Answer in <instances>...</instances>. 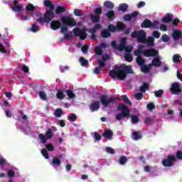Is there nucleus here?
Here are the masks:
<instances>
[{"instance_id": "22", "label": "nucleus", "mask_w": 182, "mask_h": 182, "mask_svg": "<svg viewBox=\"0 0 182 182\" xmlns=\"http://www.w3.org/2000/svg\"><path fill=\"white\" fill-rule=\"evenodd\" d=\"M102 136L105 139H108V140H110V139L113 137V131L110 129H106L102 134Z\"/></svg>"}, {"instance_id": "55", "label": "nucleus", "mask_w": 182, "mask_h": 182, "mask_svg": "<svg viewBox=\"0 0 182 182\" xmlns=\"http://www.w3.org/2000/svg\"><path fill=\"white\" fill-rule=\"evenodd\" d=\"M94 138L95 139V141H100L102 140V135H100L97 132L94 133Z\"/></svg>"}, {"instance_id": "37", "label": "nucleus", "mask_w": 182, "mask_h": 182, "mask_svg": "<svg viewBox=\"0 0 182 182\" xmlns=\"http://www.w3.org/2000/svg\"><path fill=\"white\" fill-rule=\"evenodd\" d=\"M149 90V84L144 83L143 85L139 87V92L142 93H146V91Z\"/></svg>"}, {"instance_id": "15", "label": "nucleus", "mask_w": 182, "mask_h": 182, "mask_svg": "<svg viewBox=\"0 0 182 182\" xmlns=\"http://www.w3.org/2000/svg\"><path fill=\"white\" fill-rule=\"evenodd\" d=\"M90 109L91 112H97L100 108V101H92L89 105Z\"/></svg>"}, {"instance_id": "61", "label": "nucleus", "mask_w": 182, "mask_h": 182, "mask_svg": "<svg viewBox=\"0 0 182 182\" xmlns=\"http://www.w3.org/2000/svg\"><path fill=\"white\" fill-rule=\"evenodd\" d=\"M74 15H75V16H82V10H79L77 9L74 10Z\"/></svg>"}, {"instance_id": "35", "label": "nucleus", "mask_w": 182, "mask_h": 182, "mask_svg": "<svg viewBox=\"0 0 182 182\" xmlns=\"http://www.w3.org/2000/svg\"><path fill=\"white\" fill-rule=\"evenodd\" d=\"M121 99L123 100L124 103H126V105H129V106H132V102L129 100V97H127V95H122Z\"/></svg>"}, {"instance_id": "33", "label": "nucleus", "mask_w": 182, "mask_h": 182, "mask_svg": "<svg viewBox=\"0 0 182 182\" xmlns=\"http://www.w3.org/2000/svg\"><path fill=\"white\" fill-rule=\"evenodd\" d=\"M136 61L137 65L141 67L144 65V64L146 63V60L143 59V57L141 56L137 57Z\"/></svg>"}, {"instance_id": "9", "label": "nucleus", "mask_w": 182, "mask_h": 182, "mask_svg": "<svg viewBox=\"0 0 182 182\" xmlns=\"http://www.w3.org/2000/svg\"><path fill=\"white\" fill-rule=\"evenodd\" d=\"M61 21L63 25H65L66 26H70V28H73V26H76L77 23L76 22V20H75L74 18H71L69 16H63L61 18Z\"/></svg>"}, {"instance_id": "46", "label": "nucleus", "mask_w": 182, "mask_h": 182, "mask_svg": "<svg viewBox=\"0 0 182 182\" xmlns=\"http://www.w3.org/2000/svg\"><path fill=\"white\" fill-rule=\"evenodd\" d=\"M139 119L137 115H132L131 117V122L133 123V124H137L139 123Z\"/></svg>"}, {"instance_id": "21", "label": "nucleus", "mask_w": 182, "mask_h": 182, "mask_svg": "<svg viewBox=\"0 0 182 182\" xmlns=\"http://www.w3.org/2000/svg\"><path fill=\"white\" fill-rule=\"evenodd\" d=\"M151 68H153V65L151 64H148L147 65H144L141 66V72L143 73H149Z\"/></svg>"}, {"instance_id": "39", "label": "nucleus", "mask_w": 182, "mask_h": 182, "mask_svg": "<svg viewBox=\"0 0 182 182\" xmlns=\"http://www.w3.org/2000/svg\"><path fill=\"white\" fill-rule=\"evenodd\" d=\"M56 97L57 99H60V100L65 99V95L63 94V91H62V90H58Z\"/></svg>"}, {"instance_id": "52", "label": "nucleus", "mask_w": 182, "mask_h": 182, "mask_svg": "<svg viewBox=\"0 0 182 182\" xmlns=\"http://www.w3.org/2000/svg\"><path fill=\"white\" fill-rule=\"evenodd\" d=\"M41 154L47 160L49 159V154H48V150L46 149H43L41 150Z\"/></svg>"}, {"instance_id": "47", "label": "nucleus", "mask_w": 182, "mask_h": 182, "mask_svg": "<svg viewBox=\"0 0 182 182\" xmlns=\"http://www.w3.org/2000/svg\"><path fill=\"white\" fill-rule=\"evenodd\" d=\"M66 93L70 99H75V97H76V95H75L72 90H67Z\"/></svg>"}, {"instance_id": "19", "label": "nucleus", "mask_w": 182, "mask_h": 182, "mask_svg": "<svg viewBox=\"0 0 182 182\" xmlns=\"http://www.w3.org/2000/svg\"><path fill=\"white\" fill-rule=\"evenodd\" d=\"M143 43L148 45V46H154V37L149 36L148 38H145L144 42Z\"/></svg>"}, {"instance_id": "53", "label": "nucleus", "mask_w": 182, "mask_h": 182, "mask_svg": "<svg viewBox=\"0 0 182 182\" xmlns=\"http://www.w3.org/2000/svg\"><path fill=\"white\" fill-rule=\"evenodd\" d=\"M159 25H160V22H159V21H154L153 22H151V28L157 29V28H159Z\"/></svg>"}, {"instance_id": "62", "label": "nucleus", "mask_w": 182, "mask_h": 182, "mask_svg": "<svg viewBox=\"0 0 182 182\" xmlns=\"http://www.w3.org/2000/svg\"><path fill=\"white\" fill-rule=\"evenodd\" d=\"M39 96L42 100H46V93L45 92L41 91L39 92Z\"/></svg>"}, {"instance_id": "18", "label": "nucleus", "mask_w": 182, "mask_h": 182, "mask_svg": "<svg viewBox=\"0 0 182 182\" xmlns=\"http://www.w3.org/2000/svg\"><path fill=\"white\" fill-rule=\"evenodd\" d=\"M50 166L53 167H60L62 165V162L60 161V159L58 157H53L51 162H50Z\"/></svg>"}, {"instance_id": "26", "label": "nucleus", "mask_w": 182, "mask_h": 182, "mask_svg": "<svg viewBox=\"0 0 182 182\" xmlns=\"http://www.w3.org/2000/svg\"><path fill=\"white\" fill-rule=\"evenodd\" d=\"M90 18L92 22H93L94 23H99V22H100V16L97 14L96 15L90 14Z\"/></svg>"}, {"instance_id": "2", "label": "nucleus", "mask_w": 182, "mask_h": 182, "mask_svg": "<svg viewBox=\"0 0 182 182\" xmlns=\"http://www.w3.org/2000/svg\"><path fill=\"white\" fill-rule=\"evenodd\" d=\"M43 4L44 6L50 9L46 10V13L43 15L44 18H37L36 22H39V23H43L44 22H46V23H49V22L55 18V12H53L55 6L52 4L50 0H44Z\"/></svg>"}, {"instance_id": "42", "label": "nucleus", "mask_w": 182, "mask_h": 182, "mask_svg": "<svg viewBox=\"0 0 182 182\" xmlns=\"http://www.w3.org/2000/svg\"><path fill=\"white\" fill-rule=\"evenodd\" d=\"M80 63H81V66H87V65H89V61L84 57H80Z\"/></svg>"}, {"instance_id": "23", "label": "nucleus", "mask_w": 182, "mask_h": 182, "mask_svg": "<svg viewBox=\"0 0 182 182\" xmlns=\"http://www.w3.org/2000/svg\"><path fill=\"white\" fill-rule=\"evenodd\" d=\"M141 28H144L147 29L149 28H151V21L149 18L145 19L141 24Z\"/></svg>"}, {"instance_id": "1", "label": "nucleus", "mask_w": 182, "mask_h": 182, "mask_svg": "<svg viewBox=\"0 0 182 182\" xmlns=\"http://www.w3.org/2000/svg\"><path fill=\"white\" fill-rule=\"evenodd\" d=\"M134 73L132 65H126V64H122L116 70H111L109 73V75L112 79H119V80H126L127 75H132Z\"/></svg>"}, {"instance_id": "54", "label": "nucleus", "mask_w": 182, "mask_h": 182, "mask_svg": "<svg viewBox=\"0 0 182 182\" xmlns=\"http://www.w3.org/2000/svg\"><path fill=\"white\" fill-rule=\"evenodd\" d=\"M46 148L47 149V150H48V151H53V150H55V147L52 144H46Z\"/></svg>"}, {"instance_id": "7", "label": "nucleus", "mask_w": 182, "mask_h": 182, "mask_svg": "<svg viewBox=\"0 0 182 182\" xmlns=\"http://www.w3.org/2000/svg\"><path fill=\"white\" fill-rule=\"evenodd\" d=\"M100 100L101 102V105L104 106V107H109V105L110 103H114V97H111L109 99L108 98L107 95H102L100 96Z\"/></svg>"}, {"instance_id": "44", "label": "nucleus", "mask_w": 182, "mask_h": 182, "mask_svg": "<svg viewBox=\"0 0 182 182\" xmlns=\"http://www.w3.org/2000/svg\"><path fill=\"white\" fill-rule=\"evenodd\" d=\"M26 11H27V12H33V11H35V6H33V4H28L26 6Z\"/></svg>"}, {"instance_id": "17", "label": "nucleus", "mask_w": 182, "mask_h": 182, "mask_svg": "<svg viewBox=\"0 0 182 182\" xmlns=\"http://www.w3.org/2000/svg\"><path fill=\"white\" fill-rule=\"evenodd\" d=\"M23 6L21 4H18V0L14 1V6L11 8L14 12H21Z\"/></svg>"}, {"instance_id": "38", "label": "nucleus", "mask_w": 182, "mask_h": 182, "mask_svg": "<svg viewBox=\"0 0 182 182\" xmlns=\"http://www.w3.org/2000/svg\"><path fill=\"white\" fill-rule=\"evenodd\" d=\"M141 134L137 132H134L132 133V139L134 140H140V139H141Z\"/></svg>"}, {"instance_id": "36", "label": "nucleus", "mask_w": 182, "mask_h": 182, "mask_svg": "<svg viewBox=\"0 0 182 182\" xmlns=\"http://www.w3.org/2000/svg\"><path fill=\"white\" fill-rule=\"evenodd\" d=\"M107 18L108 19H114L116 18V16L114 15V11L113 10H109L107 14H106Z\"/></svg>"}, {"instance_id": "63", "label": "nucleus", "mask_w": 182, "mask_h": 182, "mask_svg": "<svg viewBox=\"0 0 182 182\" xmlns=\"http://www.w3.org/2000/svg\"><path fill=\"white\" fill-rule=\"evenodd\" d=\"M134 96L137 100H141L143 99V93L141 92H138Z\"/></svg>"}, {"instance_id": "12", "label": "nucleus", "mask_w": 182, "mask_h": 182, "mask_svg": "<svg viewBox=\"0 0 182 182\" xmlns=\"http://www.w3.org/2000/svg\"><path fill=\"white\" fill-rule=\"evenodd\" d=\"M100 29H102V24L96 23L93 28H89L87 30L89 33H92L91 39L94 40L97 38V36H96V33L97 32V31H100Z\"/></svg>"}, {"instance_id": "20", "label": "nucleus", "mask_w": 182, "mask_h": 182, "mask_svg": "<svg viewBox=\"0 0 182 182\" xmlns=\"http://www.w3.org/2000/svg\"><path fill=\"white\" fill-rule=\"evenodd\" d=\"M173 38L174 41H178L181 38H182V32L180 30H175L172 34Z\"/></svg>"}, {"instance_id": "34", "label": "nucleus", "mask_w": 182, "mask_h": 182, "mask_svg": "<svg viewBox=\"0 0 182 182\" xmlns=\"http://www.w3.org/2000/svg\"><path fill=\"white\" fill-rule=\"evenodd\" d=\"M104 6L108 9H113L114 8V4L110 1H107L104 3Z\"/></svg>"}, {"instance_id": "24", "label": "nucleus", "mask_w": 182, "mask_h": 182, "mask_svg": "<svg viewBox=\"0 0 182 182\" xmlns=\"http://www.w3.org/2000/svg\"><path fill=\"white\" fill-rule=\"evenodd\" d=\"M101 37L105 39H107V38H110L112 36V33L107 29H104L100 33Z\"/></svg>"}, {"instance_id": "25", "label": "nucleus", "mask_w": 182, "mask_h": 182, "mask_svg": "<svg viewBox=\"0 0 182 182\" xmlns=\"http://www.w3.org/2000/svg\"><path fill=\"white\" fill-rule=\"evenodd\" d=\"M173 21V14H168L167 16H164L162 18V22L164 23H170V22Z\"/></svg>"}, {"instance_id": "4", "label": "nucleus", "mask_w": 182, "mask_h": 182, "mask_svg": "<svg viewBox=\"0 0 182 182\" xmlns=\"http://www.w3.org/2000/svg\"><path fill=\"white\" fill-rule=\"evenodd\" d=\"M132 38H136V41L139 42V43H144L146 38H147V34H146V31L143 30L140 31H134L131 33Z\"/></svg>"}, {"instance_id": "30", "label": "nucleus", "mask_w": 182, "mask_h": 182, "mask_svg": "<svg viewBox=\"0 0 182 182\" xmlns=\"http://www.w3.org/2000/svg\"><path fill=\"white\" fill-rule=\"evenodd\" d=\"M127 9H129V5L125 3L120 4L118 8V11L121 12H126Z\"/></svg>"}, {"instance_id": "59", "label": "nucleus", "mask_w": 182, "mask_h": 182, "mask_svg": "<svg viewBox=\"0 0 182 182\" xmlns=\"http://www.w3.org/2000/svg\"><path fill=\"white\" fill-rule=\"evenodd\" d=\"M161 39L162 42H168V41H170V38L166 34L162 35Z\"/></svg>"}, {"instance_id": "10", "label": "nucleus", "mask_w": 182, "mask_h": 182, "mask_svg": "<svg viewBox=\"0 0 182 182\" xmlns=\"http://www.w3.org/2000/svg\"><path fill=\"white\" fill-rule=\"evenodd\" d=\"M2 39L4 44L0 43V52L1 53H6V49L5 48H11V43H9L11 42V38L8 36H4Z\"/></svg>"}, {"instance_id": "45", "label": "nucleus", "mask_w": 182, "mask_h": 182, "mask_svg": "<svg viewBox=\"0 0 182 182\" xmlns=\"http://www.w3.org/2000/svg\"><path fill=\"white\" fill-rule=\"evenodd\" d=\"M116 29L117 28L114 25L109 24L107 30L109 31L110 33H114V32H116Z\"/></svg>"}, {"instance_id": "40", "label": "nucleus", "mask_w": 182, "mask_h": 182, "mask_svg": "<svg viewBox=\"0 0 182 182\" xmlns=\"http://www.w3.org/2000/svg\"><path fill=\"white\" fill-rule=\"evenodd\" d=\"M63 114V111L60 108H58L55 109L54 112V116L55 117H62V115Z\"/></svg>"}, {"instance_id": "29", "label": "nucleus", "mask_w": 182, "mask_h": 182, "mask_svg": "<svg viewBox=\"0 0 182 182\" xmlns=\"http://www.w3.org/2000/svg\"><path fill=\"white\" fill-rule=\"evenodd\" d=\"M63 12H66V7L58 6L55 10V14L59 15V14H63Z\"/></svg>"}, {"instance_id": "58", "label": "nucleus", "mask_w": 182, "mask_h": 182, "mask_svg": "<svg viewBox=\"0 0 182 182\" xmlns=\"http://www.w3.org/2000/svg\"><path fill=\"white\" fill-rule=\"evenodd\" d=\"M152 36L156 38V39H159V38L161 36V33H160L158 31H154L152 33Z\"/></svg>"}, {"instance_id": "13", "label": "nucleus", "mask_w": 182, "mask_h": 182, "mask_svg": "<svg viewBox=\"0 0 182 182\" xmlns=\"http://www.w3.org/2000/svg\"><path fill=\"white\" fill-rule=\"evenodd\" d=\"M159 55V50L154 48H149L147 50H144V56L146 58H156Z\"/></svg>"}, {"instance_id": "48", "label": "nucleus", "mask_w": 182, "mask_h": 182, "mask_svg": "<svg viewBox=\"0 0 182 182\" xmlns=\"http://www.w3.org/2000/svg\"><path fill=\"white\" fill-rule=\"evenodd\" d=\"M41 29V27L37 25L36 23H33L31 25V32H38V31H39Z\"/></svg>"}, {"instance_id": "32", "label": "nucleus", "mask_w": 182, "mask_h": 182, "mask_svg": "<svg viewBox=\"0 0 182 182\" xmlns=\"http://www.w3.org/2000/svg\"><path fill=\"white\" fill-rule=\"evenodd\" d=\"M129 159H127V156H122L119 159V164H120V166H124V164H126V163H127Z\"/></svg>"}, {"instance_id": "64", "label": "nucleus", "mask_w": 182, "mask_h": 182, "mask_svg": "<svg viewBox=\"0 0 182 182\" xmlns=\"http://www.w3.org/2000/svg\"><path fill=\"white\" fill-rule=\"evenodd\" d=\"M176 159H178V160H182V151H178L176 152Z\"/></svg>"}, {"instance_id": "41", "label": "nucleus", "mask_w": 182, "mask_h": 182, "mask_svg": "<svg viewBox=\"0 0 182 182\" xmlns=\"http://www.w3.org/2000/svg\"><path fill=\"white\" fill-rule=\"evenodd\" d=\"M117 31H123L126 28V25L122 22H118L116 25Z\"/></svg>"}, {"instance_id": "49", "label": "nucleus", "mask_w": 182, "mask_h": 182, "mask_svg": "<svg viewBox=\"0 0 182 182\" xmlns=\"http://www.w3.org/2000/svg\"><path fill=\"white\" fill-rule=\"evenodd\" d=\"M95 53H96V55H98L99 56H100L103 53V50L102 49L101 47L97 46L95 48Z\"/></svg>"}, {"instance_id": "43", "label": "nucleus", "mask_w": 182, "mask_h": 182, "mask_svg": "<svg viewBox=\"0 0 182 182\" xmlns=\"http://www.w3.org/2000/svg\"><path fill=\"white\" fill-rule=\"evenodd\" d=\"M68 120L69 122H70V123H73L74 122H76V120H77V117L76 116V114L71 113L68 117Z\"/></svg>"}, {"instance_id": "56", "label": "nucleus", "mask_w": 182, "mask_h": 182, "mask_svg": "<svg viewBox=\"0 0 182 182\" xmlns=\"http://www.w3.org/2000/svg\"><path fill=\"white\" fill-rule=\"evenodd\" d=\"M107 153H109V154H115L116 151H114V149L110 146H107L106 148Z\"/></svg>"}, {"instance_id": "5", "label": "nucleus", "mask_w": 182, "mask_h": 182, "mask_svg": "<svg viewBox=\"0 0 182 182\" xmlns=\"http://www.w3.org/2000/svg\"><path fill=\"white\" fill-rule=\"evenodd\" d=\"M53 137V131H52L50 129H48L45 135L43 134H39L38 139L41 141L43 144H45L48 140L52 139Z\"/></svg>"}, {"instance_id": "27", "label": "nucleus", "mask_w": 182, "mask_h": 182, "mask_svg": "<svg viewBox=\"0 0 182 182\" xmlns=\"http://www.w3.org/2000/svg\"><path fill=\"white\" fill-rule=\"evenodd\" d=\"M151 65L155 68H160V66H161V61L160 60V58H154L152 60V63Z\"/></svg>"}, {"instance_id": "3", "label": "nucleus", "mask_w": 182, "mask_h": 182, "mask_svg": "<svg viewBox=\"0 0 182 182\" xmlns=\"http://www.w3.org/2000/svg\"><path fill=\"white\" fill-rule=\"evenodd\" d=\"M117 110H121L122 112L116 114V120L120 122L122 119H126V117H130V109L127 107L124 104L120 103L118 105Z\"/></svg>"}, {"instance_id": "14", "label": "nucleus", "mask_w": 182, "mask_h": 182, "mask_svg": "<svg viewBox=\"0 0 182 182\" xmlns=\"http://www.w3.org/2000/svg\"><path fill=\"white\" fill-rule=\"evenodd\" d=\"M61 33H63L64 39L70 41V39L73 38V33H72V31H68V26H63L61 27Z\"/></svg>"}, {"instance_id": "28", "label": "nucleus", "mask_w": 182, "mask_h": 182, "mask_svg": "<svg viewBox=\"0 0 182 182\" xmlns=\"http://www.w3.org/2000/svg\"><path fill=\"white\" fill-rule=\"evenodd\" d=\"M143 48H144V46H140L139 47V48H138V50H135L134 52V55H135V56H137V58H139V56H141V53L143 54V55H144V50H143Z\"/></svg>"}, {"instance_id": "6", "label": "nucleus", "mask_w": 182, "mask_h": 182, "mask_svg": "<svg viewBox=\"0 0 182 182\" xmlns=\"http://www.w3.org/2000/svg\"><path fill=\"white\" fill-rule=\"evenodd\" d=\"M171 95H176L178 96L182 93V88L180 85V82H173L171 85V87L169 89Z\"/></svg>"}, {"instance_id": "16", "label": "nucleus", "mask_w": 182, "mask_h": 182, "mask_svg": "<svg viewBox=\"0 0 182 182\" xmlns=\"http://www.w3.org/2000/svg\"><path fill=\"white\" fill-rule=\"evenodd\" d=\"M50 26L53 31H58V29L62 28V24L58 20H53L50 22Z\"/></svg>"}, {"instance_id": "50", "label": "nucleus", "mask_w": 182, "mask_h": 182, "mask_svg": "<svg viewBox=\"0 0 182 182\" xmlns=\"http://www.w3.org/2000/svg\"><path fill=\"white\" fill-rule=\"evenodd\" d=\"M124 59L127 62H133V55L130 53L125 54Z\"/></svg>"}, {"instance_id": "8", "label": "nucleus", "mask_w": 182, "mask_h": 182, "mask_svg": "<svg viewBox=\"0 0 182 182\" xmlns=\"http://www.w3.org/2000/svg\"><path fill=\"white\" fill-rule=\"evenodd\" d=\"M176 161V156L170 154L166 159L162 161V164L164 167H173V166H174V161Z\"/></svg>"}, {"instance_id": "51", "label": "nucleus", "mask_w": 182, "mask_h": 182, "mask_svg": "<svg viewBox=\"0 0 182 182\" xmlns=\"http://www.w3.org/2000/svg\"><path fill=\"white\" fill-rule=\"evenodd\" d=\"M154 95L156 97H161V96L164 95V90H157L154 92Z\"/></svg>"}, {"instance_id": "11", "label": "nucleus", "mask_w": 182, "mask_h": 182, "mask_svg": "<svg viewBox=\"0 0 182 182\" xmlns=\"http://www.w3.org/2000/svg\"><path fill=\"white\" fill-rule=\"evenodd\" d=\"M73 32L74 33L75 36H79L81 41H85L87 36V33H86V31L82 30L77 27L73 28Z\"/></svg>"}, {"instance_id": "31", "label": "nucleus", "mask_w": 182, "mask_h": 182, "mask_svg": "<svg viewBox=\"0 0 182 182\" xmlns=\"http://www.w3.org/2000/svg\"><path fill=\"white\" fill-rule=\"evenodd\" d=\"M172 60H173V63H180V62H181V60H182V58L181 57L180 55L175 54V55H173V56L172 58Z\"/></svg>"}, {"instance_id": "57", "label": "nucleus", "mask_w": 182, "mask_h": 182, "mask_svg": "<svg viewBox=\"0 0 182 182\" xmlns=\"http://www.w3.org/2000/svg\"><path fill=\"white\" fill-rule=\"evenodd\" d=\"M102 7H97L94 9V13L96 14L97 15H102Z\"/></svg>"}, {"instance_id": "60", "label": "nucleus", "mask_w": 182, "mask_h": 182, "mask_svg": "<svg viewBox=\"0 0 182 182\" xmlns=\"http://www.w3.org/2000/svg\"><path fill=\"white\" fill-rule=\"evenodd\" d=\"M81 50L83 53H87V51L89 50V46L85 45L81 48Z\"/></svg>"}]
</instances>
